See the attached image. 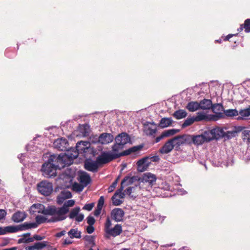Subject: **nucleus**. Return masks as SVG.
I'll list each match as a JSON object with an SVG mask.
<instances>
[{"instance_id": "1", "label": "nucleus", "mask_w": 250, "mask_h": 250, "mask_svg": "<svg viewBox=\"0 0 250 250\" xmlns=\"http://www.w3.org/2000/svg\"><path fill=\"white\" fill-rule=\"evenodd\" d=\"M67 159L68 156L62 154L50 155L47 161L42 165V171L43 176L47 178L56 176L57 169H61L70 165Z\"/></svg>"}, {"instance_id": "2", "label": "nucleus", "mask_w": 250, "mask_h": 250, "mask_svg": "<svg viewBox=\"0 0 250 250\" xmlns=\"http://www.w3.org/2000/svg\"><path fill=\"white\" fill-rule=\"evenodd\" d=\"M75 204L74 200H69L64 203L63 206L61 208H56L55 206H49L44 209L42 213L45 215L53 216L48 222H58L65 219V215L69 211L68 207H72Z\"/></svg>"}, {"instance_id": "3", "label": "nucleus", "mask_w": 250, "mask_h": 250, "mask_svg": "<svg viewBox=\"0 0 250 250\" xmlns=\"http://www.w3.org/2000/svg\"><path fill=\"white\" fill-rule=\"evenodd\" d=\"M38 227L36 223L25 222L23 224L17 226H7L3 228L5 231V234L7 233H14L19 231L25 230L27 229L36 228Z\"/></svg>"}, {"instance_id": "4", "label": "nucleus", "mask_w": 250, "mask_h": 250, "mask_svg": "<svg viewBox=\"0 0 250 250\" xmlns=\"http://www.w3.org/2000/svg\"><path fill=\"white\" fill-rule=\"evenodd\" d=\"M90 146V144L87 141H80L76 144V148L77 152H75L74 154H70L69 152L67 154L64 155L68 156V161L71 164V161L77 158L79 153H82L86 152V150Z\"/></svg>"}, {"instance_id": "5", "label": "nucleus", "mask_w": 250, "mask_h": 250, "mask_svg": "<svg viewBox=\"0 0 250 250\" xmlns=\"http://www.w3.org/2000/svg\"><path fill=\"white\" fill-rule=\"evenodd\" d=\"M119 158L118 153H112L110 152H102L96 158L99 166L107 164L113 160Z\"/></svg>"}, {"instance_id": "6", "label": "nucleus", "mask_w": 250, "mask_h": 250, "mask_svg": "<svg viewBox=\"0 0 250 250\" xmlns=\"http://www.w3.org/2000/svg\"><path fill=\"white\" fill-rule=\"evenodd\" d=\"M37 189L41 194L47 196L53 191V185L47 180H43L39 183L37 185Z\"/></svg>"}, {"instance_id": "7", "label": "nucleus", "mask_w": 250, "mask_h": 250, "mask_svg": "<svg viewBox=\"0 0 250 250\" xmlns=\"http://www.w3.org/2000/svg\"><path fill=\"white\" fill-rule=\"evenodd\" d=\"M53 146L59 151H68L69 149L68 142L67 139L63 138L56 139L53 143Z\"/></svg>"}, {"instance_id": "8", "label": "nucleus", "mask_w": 250, "mask_h": 250, "mask_svg": "<svg viewBox=\"0 0 250 250\" xmlns=\"http://www.w3.org/2000/svg\"><path fill=\"white\" fill-rule=\"evenodd\" d=\"M213 112L215 114L214 120H217L219 119L224 118V115L223 114L224 110H225L222 104H212L211 107Z\"/></svg>"}, {"instance_id": "9", "label": "nucleus", "mask_w": 250, "mask_h": 250, "mask_svg": "<svg viewBox=\"0 0 250 250\" xmlns=\"http://www.w3.org/2000/svg\"><path fill=\"white\" fill-rule=\"evenodd\" d=\"M96 141L93 143L99 142L103 145H106L113 141L114 137L110 133H103L99 137L95 136Z\"/></svg>"}, {"instance_id": "10", "label": "nucleus", "mask_w": 250, "mask_h": 250, "mask_svg": "<svg viewBox=\"0 0 250 250\" xmlns=\"http://www.w3.org/2000/svg\"><path fill=\"white\" fill-rule=\"evenodd\" d=\"M51 247L50 242L48 241H42L36 242L34 245L25 247V250H41L44 248H49Z\"/></svg>"}, {"instance_id": "11", "label": "nucleus", "mask_w": 250, "mask_h": 250, "mask_svg": "<svg viewBox=\"0 0 250 250\" xmlns=\"http://www.w3.org/2000/svg\"><path fill=\"white\" fill-rule=\"evenodd\" d=\"M99 164L97 161H93L92 160H86L84 162V168L89 171L93 172H96L98 171V167H99Z\"/></svg>"}, {"instance_id": "12", "label": "nucleus", "mask_w": 250, "mask_h": 250, "mask_svg": "<svg viewBox=\"0 0 250 250\" xmlns=\"http://www.w3.org/2000/svg\"><path fill=\"white\" fill-rule=\"evenodd\" d=\"M148 158L145 157L137 162V170L140 172H143L146 170L148 166L151 163V162H149Z\"/></svg>"}, {"instance_id": "13", "label": "nucleus", "mask_w": 250, "mask_h": 250, "mask_svg": "<svg viewBox=\"0 0 250 250\" xmlns=\"http://www.w3.org/2000/svg\"><path fill=\"white\" fill-rule=\"evenodd\" d=\"M157 178L155 174L149 172L144 173L141 179L143 183H148L149 185L153 186L155 184Z\"/></svg>"}, {"instance_id": "14", "label": "nucleus", "mask_w": 250, "mask_h": 250, "mask_svg": "<svg viewBox=\"0 0 250 250\" xmlns=\"http://www.w3.org/2000/svg\"><path fill=\"white\" fill-rule=\"evenodd\" d=\"M115 142L124 146L125 145L130 142L129 136L125 132L118 134L115 138Z\"/></svg>"}, {"instance_id": "15", "label": "nucleus", "mask_w": 250, "mask_h": 250, "mask_svg": "<svg viewBox=\"0 0 250 250\" xmlns=\"http://www.w3.org/2000/svg\"><path fill=\"white\" fill-rule=\"evenodd\" d=\"M157 130L156 124L154 123L147 122L145 125L144 132L147 135L154 136Z\"/></svg>"}, {"instance_id": "16", "label": "nucleus", "mask_w": 250, "mask_h": 250, "mask_svg": "<svg viewBox=\"0 0 250 250\" xmlns=\"http://www.w3.org/2000/svg\"><path fill=\"white\" fill-rule=\"evenodd\" d=\"M122 232V228L121 225L117 224L114 228H111L106 230L105 232L107 237L109 238L111 236L116 237L119 235Z\"/></svg>"}, {"instance_id": "17", "label": "nucleus", "mask_w": 250, "mask_h": 250, "mask_svg": "<svg viewBox=\"0 0 250 250\" xmlns=\"http://www.w3.org/2000/svg\"><path fill=\"white\" fill-rule=\"evenodd\" d=\"M111 215L113 219L119 222L123 220L124 211L121 208H116L112 210Z\"/></svg>"}, {"instance_id": "18", "label": "nucleus", "mask_w": 250, "mask_h": 250, "mask_svg": "<svg viewBox=\"0 0 250 250\" xmlns=\"http://www.w3.org/2000/svg\"><path fill=\"white\" fill-rule=\"evenodd\" d=\"M143 147V145H138L136 146H134L132 147H130L125 151H124L122 152H121L120 153H118V155L119 156V157L121 156H126L128 155H129L130 154L132 153H135L136 152H138L141 150L142 148Z\"/></svg>"}, {"instance_id": "19", "label": "nucleus", "mask_w": 250, "mask_h": 250, "mask_svg": "<svg viewBox=\"0 0 250 250\" xmlns=\"http://www.w3.org/2000/svg\"><path fill=\"white\" fill-rule=\"evenodd\" d=\"M27 214L25 212L17 211L15 212L12 217V220L15 223H20L23 221L26 217Z\"/></svg>"}, {"instance_id": "20", "label": "nucleus", "mask_w": 250, "mask_h": 250, "mask_svg": "<svg viewBox=\"0 0 250 250\" xmlns=\"http://www.w3.org/2000/svg\"><path fill=\"white\" fill-rule=\"evenodd\" d=\"M174 146L171 139L167 141L160 149V152L162 154H167L170 152Z\"/></svg>"}, {"instance_id": "21", "label": "nucleus", "mask_w": 250, "mask_h": 250, "mask_svg": "<svg viewBox=\"0 0 250 250\" xmlns=\"http://www.w3.org/2000/svg\"><path fill=\"white\" fill-rule=\"evenodd\" d=\"M140 179L136 176L132 177L126 176L122 181L121 185L122 187H125L133 184L134 182L139 180Z\"/></svg>"}, {"instance_id": "22", "label": "nucleus", "mask_w": 250, "mask_h": 250, "mask_svg": "<svg viewBox=\"0 0 250 250\" xmlns=\"http://www.w3.org/2000/svg\"><path fill=\"white\" fill-rule=\"evenodd\" d=\"M176 132H177L176 130L174 129H171L165 130L162 133V134L160 136H158L156 138L155 141L156 143H158L162 139H163L165 137H168V136L173 135L175 134Z\"/></svg>"}, {"instance_id": "23", "label": "nucleus", "mask_w": 250, "mask_h": 250, "mask_svg": "<svg viewBox=\"0 0 250 250\" xmlns=\"http://www.w3.org/2000/svg\"><path fill=\"white\" fill-rule=\"evenodd\" d=\"M171 140L176 150H178L180 146L184 145L182 135L175 136Z\"/></svg>"}, {"instance_id": "24", "label": "nucleus", "mask_w": 250, "mask_h": 250, "mask_svg": "<svg viewBox=\"0 0 250 250\" xmlns=\"http://www.w3.org/2000/svg\"><path fill=\"white\" fill-rule=\"evenodd\" d=\"M199 104H200V109L203 110L211 109L212 104L211 100L206 99L201 101Z\"/></svg>"}, {"instance_id": "25", "label": "nucleus", "mask_w": 250, "mask_h": 250, "mask_svg": "<svg viewBox=\"0 0 250 250\" xmlns=\"http://www.w3.org/2000/svg\"><path fill=\"white\" fill-rule=\"evenodd\" d=\"M202 134L192 135V144L196 146H201L205 143Z\"/></svg>"}, {"instance_id": "26", "label": "nucleus", "mask_w": 250, "mask_h": 250, "mask_svg": "<svg viewBox=\"0 0 250 250\" xmlns=\"http://www.w3.org/2000/svg\"><path fill=\"white\" fill-rule=\"evenodd\" d=\"M238 113L240 116L237 117L238 120L246 119L250 116V107L241 109Z\"/></svg>"}, {"instance_id": "27", "label": "nucleus", "mask_w": 250, "mask_h": 250, "mask_svg": "<svg viewBox=\"0 0 250 250\" xmlns=\"http://www.w3.org/2000/svg\"><path fill=\"white\" fill-rule=\"evenodd\" d=\"M186 108L190 112H194L200 109V104L196 101L190 102L187 104Z\"/></svg>"}, {"instance_id": "28", "label": "nucleus", "mask_w": 250, "mask_h": 250, "mask_svg": "<svg viewBox=\"0 0 250 250\" xmlns=\"http://www.w3.org/2000/svg\"><path fill=\"white\" fill-rule=\"evenodd\" d=\"M30 233H24L21 235V238H19L18 240V243H27L29 242H32L33 239L30 237Z\"/></svg>"}, {"instance_id": "29", "label": "nucleus", "mask_w": 250, "mask_h": 250, "mask_svg": "<svg viewBox=\"0 0 250 250\" xmlns=\"http://www.w3.org/2000/svg\"><path fill=\"white\" fill-rule=\"evenodd\" d=\"M196 121L199 122L201 121H209L211 118L209 116L203 112H199L197 113V115L194 117Z\"/></svg>"}, {"instance_id": "30", "label": "nucleus", "mask_w": 250, "mask_h": 250, "mask_svg": "<svg viewBox=\"0 0 250 250\" xmlns=\"http://www.w3.org/2000/svg\"><path fill=\"white\" fill-rule=\"evenodd\" d=\"M224 118L225 117L232 118L239 115L238 111L236 109H229L224 110Z\"/></svg>"}, {"instance_id": "31", "label": "nucleus", "mask_w": 250, "mask_h": 250, "mask_svg": "<svg viewBox=\"0 0 250 250\" xmlns=\"http://www.w3.org/2000/svg\"><path fill=\"white\" fill-rule=\"evenodd\" d=\"M214 139L218 140L223 136V131L220 128H214L211 129Z\"/></svg>"}, {"instance_id": "32", "label": "nucleus", "mask_w": 250, "mask_h": 250, "mask_svg": "<svg viewBox=\"0 0 250 250\" xmlns=\"http://www.w3.org/2000/svg\"><path fill=\"white\" fill-rule=\"evenodd\" d=\"M172 115L176 119L179 120L185 118L187 113L185 110L179 109L175 111Z\"/></svg>"}, {"instance_id": "33", "label": "nucleus", "mask_w": 250, "mask_h": 250, "mask_svg": "<svg viewBox=\"0 0 250 250\" xmlns=\"http://www.w3.org/2000/svg\"><path fill=\"white\" fill-rule=\"evenodd\" d=\"M172 122L171 118H163L160 120L159 126L162 128L167 127L172 124Z\"/></svg>"}, {"instance_id": "34", "label": "nucleus", "mask_w": 250, "mask_h": 250, "mask_svg": "<svg viewBox=\"0 0 250 250\" xmlns=\"http://www.w3.org/2000/svg\"><path fill=\"white\" fill-rule=\"evenodd\" d=\"M68 235L71 238H80L81 237V232L78 231L77 229H71L68 232Z\"/></svg>"}, {"instance_id": "35", "label": "nucleus", "mask_w": 250, "mask_h": 250, "mask_svg": "<svg viewBox=\"0 0 250 250\" xmlns=\"http://www.w3.org/2000/svg\"><path fill=\"white\" fill-rule=\"evenodd\" d=\"M202 134L204 138V139L205 142H208L211 140H214L211 129L204 131V133Z\"/></svg>"}, {"instance_id": "36", "label": "nucleus", "mask_w": 250, "mask_h": 250, "mask_svg": "<svg viewBox=\"0 0 250 250\" xmlns=\"http://www.w3.org/2000/svg\"><path fill=\"white\" fill-rule=\"evenodd\" d=\"M183 145H192V135L188 134H184L182 135Z\"/></svg>"}, {"instance_id": "37", "label": "nucleus", "mask_w": 250, "mask_h": 250, "mask_svg": "<svg viewBox=\"0 0 250 250\" xmlns=\"http://www.w3.org/2000/svg\"><path fill=\"white\" fill-rule=\"evenodd\" d=\"M80 181L85 186H87L90 181V176L86 173L82 174L80 176Z\"/></svg>"}, {"instance_id": "38", "label": "nucleus", "mask_w": 250, "mask_h": 250, "mask_svg": "<svg viewBox=\"0 0 250 250\" xmlns=\"http://www.w3.org/2000/svg\"><path fill=\"white\" fill-rule=\"evenodd\" d=\"M242 139L248 144H250V130H245L242 132Z\"/></svg>"}, {"instance_id": "39", "label": "nucleus", "mask_w": 250, "mask_h": 250, "mask_svg": "<svg viewBox=\"0 0 250 250\" xmlns=\"http://www.w3.org/2000/svg\"><path fill=\"white\" fill-rule=\"evenodd\" d=\"M238 132L236 130L228 131L223 134V136L229 139L232 137H234L237 135Z\"/></svg>"}, {"instance_id": "40", "label": "nucleus", "mask_w": 250, "mask_h": 250, "mask_svg": "<svg viewBox=\"0 0 250 250\" xmlns=\"http://www.w3.org/2000/svg\"><path fill=\"white\" fill-rule=\"evenodd\" d=\"M124 146L121 145L118 143H116L112 146L113 153H119V151L124 148Z\"/></svg>"}, {"instance_id": "41", "label": "nucleus", "mask_w": 250, "mask_h": 250, "mask_svg": "<svg viewBox=\"0 0 250 250\" xmlns=\"http://www.w3.org/2000/svg\"><path fill=\"white\" fill-rule=\"evenodd\" d=\"M80 211L79 208H73L70 212L69 217L71 219H73L76 217Z\"/></svg>"}, {"instance_id": "42", "label": "nucleus", "mask_w": 250, "mask_h": 250, "mask_svg": "<svg viewBox=\"0 0 250 250\" xmlns=\"http://www.w3.org/2000/svg\"><path fill=\"white\" fill-rule=\"evenodd\" d=\"M195 121L194 117L187 119L182 125L183 127H185L192 125Z\"/></svg>"}, {"instance_id": "43", "label": "nucleus", "mask_w": 250, "mask_h": 250, "mask_svg": "<svg viewBox=\"0 0 250 250\" xmlns=\"http://www.w3.org/2000/svg\"><path fill=\"white\" fill-rule=\"evenodd\" d=\"M124 188L125 187H122V186L121 185L120 188L119 189H118L115 193V195H119L120 198H123L126 195L125 192V191L123 192Z\"/></svg>"}, {"instance_id": "44", "label": "nucleus", "mask_w": 250, "mask_h": 250, "mask_svg": "<svg viewBox=\"0 0 250 250\" xmlns=\"http://www.w3.org/2000/svg\"><path fill=\"white\" fill-rule=\"evenodd\" d=\"M47 219L42 215H37L36 217V223L37 224V225L43 223L46 221Z\"/></svg>"}, {"instance_id": "45", "label": "nucleus", "mask_w": 250, "mask_h": 250, "mask_svg": "<svg viewBox=\"0 0 250 250\" xmlns=\"http://www.w3.org/2000/svg\"><path fill=\"white\" fill-rule=\"evenodd\" d=\"M244 29L246 33L250 32V19H246L244 21Z\"/></svg>"}, {"instance_id": "46", "label": "nucleus", "mask_w": 250, "mask_h": 250, "mask_svg": "<svg viewBox=\"0 0 250 250\" xmlns=\"http://www.w3.org/2000/svg\"><path fill=\"white\" fill-rule=\"evenodd\" d=\"M116 196L117 195H115V194L112 196V203L114 206H119L123 202L121 199L117 198Z\"/></svg>"}, {"instance_id": "47", "label": "nucleus", "mask_w": 250, "mask_h": 250, "mask_svg": "<svg viewBox=\"0 0 250 250\" xmlns=\"http://www.w3.org/2000/svg\"><path fill=\"white\" fill-rule=\"evenodd\" d=\"M119 180V177L115 180L112 184L110 186V187L108 188V192H111L113 191L116 188L118 182Z\"/></svg>"}, {"instance_id": "48", "label": "nucleus", "mask_w": 250, "mask_h": 250, "mask_svg": "<svg viewBox=\"0 0 250 250\" xmlns=\"http://www.w3.org/2000/svg\"><path fill=\"white\" fill-rule=\"evenodd\" d=\"M73 189L75 191L80 192L83 190V187L80 184L76 183L73 185Z\"/></svg>"}, {"instance_id": "49", "label": "nucleus", "mask_w": 250, "mask_h": 250, "mask_svg": "<svg viewBox=\"0 0 250 250\" xmlns=\"http://www.w3.org/2000/svg\"><path fill=\"white\" fill-rule=\"evenodd\" d=\"M146 157H148V160L149 161L150 160V162H158L160 160V158L158 155H154V156L149 155L148 156H146Z\"/></svg>"}, {"instance_id": "50", "label": "nucleus", "mask_w": 250, "mask_h": 250, "mask_svg": "<svg viewBox=\"0 0 250 250\" xmlns=\"http://www.w3.org/2000/svg\"><path fill=\"white\" fill-rule=\"evenodd\" d=\"M111 225L112 224L110 219L109 218H107L104 224V230L105 232H106V230L111 229L110 227Z\"/></svg>"}, {"instance_id": "51", "label": "nucleus", "mask_w": 250, "mask_h": 250, "mask_svg": "<svg viewBox=\"0 0 250 250\" xmlns=\"http://www.w3.org/2000/svg\"><path fill=\"white\" fill-rule=\"evenodd\" d=\"M61 193L66 199L70 198L72 197L71 192L68 190H63L61 192Z\"/></svg>"}, {"instance_id": "52", "label": "nucleus", "mask_w": 250, "mask_h": 250, "mask_svg": "<svg viewBox=\"0 0 250 250\" xmlns=\"http://www.w3.org/2000/svg\"><path fill=\"white\" fill-rule=\"evenodd\" d=\"M65 199H66L65 197H64L61 193L57 197V202L58 204L61 205L64 202Z\"/></svg>"}, {"instance_id": "53", "label": "nucleus", "mask_w": 250, "mask_h": 250, "mask_svg": "<svg viewBox=\"0 0 250 250\" xmlns=\"http://www.w3.org/2000/svg\"><path fill=\"white\" fill-rule=\"evenodd\" d=\"M84 239L87 242H88L89 244H91L92 245H94V237L93 236H88V235L85 236L84 237Z\"/></svg>"}, {"instance_id": "54", "label": "nucleus", "mask_w": 250, "mask_h": 250, "mask_svg": "<svg viewBox=\"0 0 250 250\" xmlns=\"http://www.w3.org/2000/svg\"><path fill=\"white\" fill-rule=\"evenodd\" d=\"M94 207V203H92L90 204H85L83 207V209L84 210H86L88 211H90L92 210V208Z\"/></svg>"}, {"instance_id": "55", "label": "nucleus", "mask_w": 250, "mask_h": 250, "mask_svg": "<svg viewBox=\"0 0 250 250\" xmlns=\"http://www.w3.org/2000/svg\"><path fill=\"white\" fill-rule=\"evenodd\" d=\"M104 196H101L98 200L97 207L101 208H103V205L104 204Z\"/></svg>"}, {"instance_id": "56", "label": "nucleus", "mask_w": 250, "mask_h": 250, "mask_svg": "<svg viewBox=\"0 0 250 250\" xmlns=\"http://www.w3.org/2000/svg\"><path fill=\"white\" fill-rule=\"evenodd\" d=\"M95 222V220L93 217L88 216L87 217V223L89 225H93Z\"/></svg>"}, {"instance_id": "57", "label": "nucleus", "mask_w": 250, "mask_h": 250, "mask_svg": "<svg viewBox=\"0 0 250 250\" xmlns=\"http://www.w3.org/2000/svg\"><path fill=\"white\" fill-rule=\"evenodd\" d=\"M32 238L33 239V242L34 240L41 241L45 238V236H41L38 234H35L32 237Z\"/></svg>"}, {"instance_id": "58", "label": "nucleus", "mask_w": 250, "mask_h": 250, "mask_svg": "<svg viewBox=\"0 0 250 250\" xmlns=\"http://www.w3.org/2000/svg\"><path fill=\"white\" fill-rule=\"evenodd\" d=\"M135 189V187H128L126 189H125V192L126 195L130 196L131 193L133 192V190Z\"/></svg>"}, {"instance_id": "59", "label": "nucleus", "mask_w": 250, "mask_h": 250, "mask_svg": "<svg viewBox=\"0 0 250 250\" xmlns=\"http://www.w3.org/2000/svg\"><path fill=\"white\" fill-rule=\"evenodd\" d=\"M94 231V228L93 225H89L86 228V231L88 233L91 234Z\"/></svg>"}, {"instance_id": "60", "label": "nucleus", "mask_w": 250, "mask_h": 250, "mask_svg": "<svg viewBox=\"0 0 250 250\" xmlns=\"http://www.w3.org/2000/svg\"><path fill=\"white\" fill-rule=\"evenodd\" d=\"M6 215V212L4 209H0V220L3 219Z\"/></svg>"}, {"instance_id": "61", "label": "nucleus", "mask_w": 250, "mask_h": 250, "mask_svg": "<svg viewBox=\"0 0 250 250\" xmlns=\"http://www.w3.org/2000/svg\"><path fill=\"white\" fill-rule=\"evenodd\" d=\"M102 209V208L97 207L95 210H94V214L95 216H99L101 212Z\"/></svg>"}, {"instance_id": "62", "label": "nucleus", "mask_w": 250, "mask_h": 250, "mask_svg": "<svg viewBox=\"0 0 250 250\" xmlns=\"http://www.w3.org/2000/svg\"><path fill=\"white\" fill-rule=\"evenodd\" d=\"M84 218V215L82 214H79L77 216L75 217V220L78 222H81Z\"/></svg>"}, {"instance_id": "63", "label": "nucleus", "mask_w": 250, "mask_h": 250, "mask_svg": "<svg viewBox=\"0 0 250 250\" xmlns=\"http://www.w3.org/2000/svg\"><path fill=\"white\" fill-rule=\"evenodd\" d=\"M66 233V231L65 230H62L61 232L57 233L55 234V236L58 238H60L62 236L64 235Z\"/></svg>"}, {"instance_id": "64", "label": "nucleus", "mask_w": 250, "mask_h": 250, "mask_svg": "<svg viewBox=\"0 0 250 250\" xmlns=\"http://www.w3.org/2000/svg\"><path fill=\"white\" fill-rule=\"evenodd\" d=\"M72 241L69 239H66L63 241V245H69L72 244Z\"/></svg>"}]
</instances>
